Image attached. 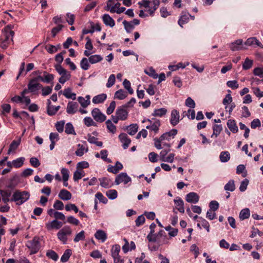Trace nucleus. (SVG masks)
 I'll list each match as a JSON object with an SVG mask.
<instances>
[{
    "label": "nucleus",
    "mask_w": 263,
    "mask_h": 263,
    "mask_svg": "<svg viewBox=\"0 0 263 263\" xmlns=\"http://www.w3.org/2000/svg\"><path fill=\"white\" fill-rule=\"evenodd\" d=\"M14 35L13 31L6 28L0 38V47L3 49L7 48L11 41H13Z\"/></svg>",
    "instance_id": "nucleus-1"
},
{
    "label": "nucleus",
    "mask_w": 263,
    "mask_h": 263,
    "mask_svg": "<svg viewBox=\"0 0 263 263\" xmlns=\"http://www.w3.org/2000/svg\"><path fill=\"white\" fill-rule=\"evenodd\" d=\"M177 134V130L176 129H173L168 132H166L162 134L159 138H155L154 144L155 146L158 149H161L162 148L161 143L164 140H168L169 141L172 136H174Z\"/></svg>",
    "instance_id": "nucleus-2"
},
{
    "label": "nucleus",
    "mask_w": 263,
    "mask_h": 263,
    "mask_svg": "<svg viewBox=\"0 0 263 263\" xmlns=\"http://www.w3.org/2000/svg\"><path fill=\"white\" fill-rule=\"evenodd\" d=\"M30 197L29 192L27 191H16L13 195L11 201L16 202V204L20 205L27 201Z\"/></svg>",
    "instance_id": "nucleus-3"
},
{
    "label": "nucleus",
    "mask_w": 263,
    "mask_h": 263,
    "mask_svg": "<svg viewBox=\"0 0 263 263\" xmlns=\"http://www.w3.org/2000/svg\"><path fill=\"white\" fill-rule=\"evenodd\" d=\"M55 69L58 73L61 75L59 82L61 84H64L70 78V73L62 67L60 64H56L54 66Z\"/></svg>",
    "instance_id": "nucleus-4"
},
{
    "label": "nucleus",
    "mask_w": 263,
    "mask_h": 263,
    "mask_svg": "<svg viewBox=\"0 0 263 263\" xmlns=\"http://www.w3.org/2000/svg\"><path fill=\"white\" fill-rule=\"evenodd\" d=\"M26 246L30 250V254L36 253L40 249V243L39 238L34 237L32 240L28 241L26 242Z\"/></svg>",
    "instance_id": "nucleus-5"
},
{
    "label": "nucleus",
    "mask_w": 263,
    "mask_h": 263,
    "mask_svg": "<svg viewBox=\"0 0 263 263\" xmlns=\"http://www.w3.org/2000/svg\"><path fill=\"white\" fill-rule=\"evenodd\" d=\"M42 88V85L40 82H36V80L30 79L27 85V88L29 92L35 93L39 90Z\"/></svg>",
    "instance_id": "nucleus-6"
},
{
    "label": "nucleus",
    "mask_w": 263,
    "mask_h": 263,
    "mask_svg": "<svg viewBox=\"0 0 263 263\" xmlns=\"http://www.w3.org/2000/svg\"><path fill=\"white\" fill-rule=\"evenodd\" d=\"M147 121L150 123V124L146 126V128L151 131H153L155 134L158 133L161 125L160 121L155 118L147 119Z\"/></svg>",
    "instance_id": "nucleus-7"
},
{
    "label": "nucleus",
    "mask_w": 263,
    "mask_h": 263,
    "mask_svg": "<svg viewBox=\"0 0 263 263\" xmlns=\"http://www.w3.org/2000/svg\"><path fill=\"white\" fill-rule=\"evenodd\" d=\"M116 115L119 117L120 120L124 121L127 119L128 110L125 106L122 105L117 108L116 111Z\"/></svg>",
    "instance_id": "nucleus-8"
},
{
    "label": "nucleus",
    "mask_w": 263,
    "mask_h": 263,
    "mask_svg": "<svg viewBox=\"0 0 263 263\" xmlns=\"http://www.w3.org/2000/svg\"><path fill=\"white\" fill-rule=\"evenodd\" d=\"M91 115L93 119L98 122L102 123L104 122L106 118V116L101 112L100 109L97 108L92 109Z\"/></svg>",
    "instance_id": "nucleus-9"
},
{
    "label": "nucleus",
    "mask_w": 263,
    "mask_h": 263,
    "mask_svg": "<svg viewBox=\"0 0 263 263\" xmlns=\"http://www.w3.org/2000/svg\"><path fill=\"white\" fill-rule=\"evenodd\" d=\"M130 181L131 178L127 175V173H121L116 176L115 183L116 184L118 185L122 182L127 184Z\"/></svg>",
    "instance_id": "nucleus-10"
},
{
    "label": "nucleus",
    "mask_w": 263,
    "mask_h": 263,
    "mask_svg": "<svg viewBox=\"0 0 263 263\" xmlns=\"http://www.w3.org/2000/svg\"><path fill=\"white\" fill-rule=\"evenodd\" d=\"M243 41L242 39H238L231 43L229 45L230 48L233 51L239 50L246 49L247 48L242 45Z\"/></svg>",
    "instance_id": "nucleus-11"
},
{
    "label": "nucleus",
    "mask_w": 263,
    "mask_h": 263,
    "mask_svg": "<svg viewBox=\"0 0 263 263\" xmlns=\"http://www.w3.org/2000/svg\"><path fill=\"white\" fill-rule=\"evenodd\" d=\"M119 138L120 141L123 143V148L124 149H127L131 142V140L128 138L127 135L125 133H121L119 136Z\"/></svg>",
    "instance_id": "nucleus-12"
},
{
    "label": "nucleus",
    "mask_w": 263,
    "mask_h": 263,
    "mask_svg": "<svg viewBox=\"0 0 263 263\" xmlns=\"http://www.w3.org/2000/svg\"><path fill=\"white\" fill-rule=\"evenodd\" d=\"M185 200L189 203H196L199 201V196L195 192H190L186 195Z\"/></svg>",
    "instance_id": "nucleus-13"
},
{
    "label": "nucleus",
    "mask_w": 263,
    "mask_h": 263,
    "mask_svg": "<svg viewBox=\"0 0 263 263\" xmlns=\"http://www.w3.org/2000/svg\"><path fill=\"white\" fill-rule=\"evenodd\" d=\"M62 226L63 223L56 219L46 224V227L48 230H51L53 229H59L62 227Z\"/></svg>",
    "instance_id": "nucleus-14"
},
{
    "label": "nucleus",
    "mask_w": 263,
    "mask_h": 263,
    "mask_svg": "<svg viewBox=\"0 0 263 263\" xmlns=\"http://www.w3.org/2000/svg\"><path fill=\"white\" fill-rule=\"evenodd\" d=\"M123 167V166L122 163L119 161H117L115 165H108L107 171L109 172L116 174L119 172V171L121 170Z\"/></svg>",
    "instance_id": "nucleus-15"
},
{
    "label": "nucleus",
    "mask_w": 263,
    "mask_h": 263,
    "mask_svg": "<svg viewBox=\"0 0 263 263\" xmlns=\"http://www.w3.org/2000/svg\"><path fill=\"white\" fill-rule=\"evenodd\" d=\"M78 104L76 102H69L67 106L66 112L68 114H75L78 110Z\"/></svg>",
    "instance_id": "nucleus-16"
},
{
    "label": "nucleus",
    "mask_w": 263,
    "mask_h": 263,
    "mask_svg": "<svg viewBox=\"0 0 263 263\" xmlns=\"http://www.w3.org/2000/svg\"><path fill=\"white\" fill-rule=\"evenodd\" d=\"M245 45L250 46H253L256 45V46L260 47L261 48H263V45H262L261 42H259V41L255 37H251L248 39L247 41L245 42Z\"/></svg>",
    "instance_id": "nucleus-17"
},
{
    "label": "nucleus",
    "mask_w": 263,
    "mask_h": 263,
    "mask_svg": "<svg viewBox=\"0 0 263 263\" xmlns=\"http://www.w3.org/2000/svg\"><path fill=\"white\" fill-rule=\"evenodd\" d=\"M179 112L176 109H173L171 112V124L173 126L176 125L179 123Z\"/></svg>",
    "instance_id": "nucleus-18"
},
{
    "label": "nucleus",
    "mask_w": 263,
    "mask_h": 263,
    "mask_svg": "<svg viewBox=\"0 0 263 263\" xmlns=\"http://www.w3.org/2000/svg\"><path fill=\"white\" fill-rule=\"evenodd\" d=\"M191 15L186 12H182L181 15L178 20V24L183 27V25L187 23L189 21V17Z\"/></svg>",
    "instance_id": "nucleus-19"
},
{
    "label": "nucleus",
    "mask_w": 263,
    "mask_h": 263,
    "mask_svg": "<svg viewBox=\"0 0 263 263\" xmlns=\"http://www.w3.org/2000/svg\"><path fill=\"white\" fill-rule=\"evenodd\" d=\"M102 20L105 25L110 27H113L115 25V21L108 14H105L102 16Z\"/></svg>",
    "instance_id": "nucleus-20"
},
{
    "label": "nucleus",
    "mask_w": 263,
    "mask_h": 263,
    "mask_svg": "<svg viewBox=\"0 0 263 263\" xmlns=\"http://www.w3.org/2000/svg\"><path fill=\"white\" fill-rule=\"evenodd\" d=\"M100 182V185L104 188L108 189L113 185L111 180L107 177H103L99 179Z\"/></svg>",
    "instance_id": "nucleus-21"
},
{
    "label": "nucleus",
    "mask_w": 263,
    "mask_h": 263,
    "mask_svg": "<svg viewBox=\"0 0 263 263\" xmlns=\"http://www.w3.org/2000/svg\"><path fill=\"white\" fill-rule=\"evenodd\" d=\"M174 201L178 211L181 213H183L184 212V202L182 199L180 197H177L174 199Z\"/></svg>",
    "instance_id": "nucleus-22"
},
{
    "label": "nucleus",
    "mask_w": 263,
    "mask_h": 263,
    "mask_svg": "<svg viewBox=\"0 0 263 263\" xmlns=\"http://www.w3.org/2000/svg\"><path fill=\"white\" fill-rule=\"evenodd\" d=\"M71 194L65 189L61 190L58 195V197L61 200H68L71 198Z\"/></svg>",
    "instance_id": "nucleus-23"
},
{
    "label": "nucleus",
    "mask_w": 263,
    "mask_h": 263,
    "mask_svg": "<svg viewBox=\"0 0 263 263\" xmlns=\"http://www.w3.org/2000/svg\"><path fill=\"white\" fill-rule=\"evenodd\" d=\"M51 102L50 100H48V106H47V114L49 116L54 115L60 108V106H54L51 105Z\"/></svg>",
    "instance_id": "nucleus-24"
},
{
    "label": "nucleus",
    "mask_w": 263,
    "mask_h": 263,
    "mask_svg": "<svg viewBox=\"0 0 263 263\" xmlns=\"http://www.w3.org/2000/svg\"><path fill=\"white\" fill-rule=\"evenodd\" d=\"M227 126L231 132L233 133H236L238 131V128L236 125V121L233 119L228 120Z\"/></svg>",
    "instance_id": "nucleus-25"
},
{
    "label": "nucleus",
    "mask_w": 263,
    "mask_h": 263,
    "mask_svg": "<svg viewBox=\"0 0 263 263\" xmlns=\"http://www.w3.org/2000/svg\"><path fill=\"white\" fill-rule=\"evenodd\" d=\"M19 183V178L16 175L12 177L9 181L8 184L7 185V187L9 189H14L15 187Z\"/></svg>",
    "instance_id": "nucleus-26"
},
{
    "label": "nucleus",
    "mask_w": 263,
    "mask_h": 263,
    "mask_svg": "<svg viewBox=\"0 0 263 263\" xmlns=\"http://www.w3.org/2000/svg\"><path fill=\"white\" fill-rule=\"evenodd\" d=\"M107 95L105 93H101L95 96L92 98V102L94 104L102 103L106 99Z\"/></svg>",
    "instance_id": "nucleus-27"
},
{
    "label": "nucleus",
    "mask_w": 263,
    "mask_h": 263,
    "mask_svg": "<svg viewBox=\"0 0 263 263\" xmlns=\"http://www.w3.org/2000/svg\"><path fill=\"white\" fill-rule=\"evenodd\" d=\"M95 238L100 240L101 242H104L107 239V236L105 232L103 230H98L95 234Z\"/></svg>",
    "instance_id": "nucleus-28"
},
{
    "label": "nucleus",
    "mask_w": 263,
    "mask_h": 263,
    "mask_svg": "<svg viewBox=\"0 0 263 263\" xmlns=\"http://www.w3.org/2000/svg\"><path fill=\"white\" fill-rule=\"evenodd\" d=\"M127 96V92L123 89H121L115 92L114 98L119 100H123L126 98Z\"/></svg>",
    "instance_id": "nucleus-29"
},
{
    "label": "nucleus",
    "mask_w": 263,
    "mask_h": 263,
    "mask_svg": "<svg viewBox=\"0 0 263 263\" xmlns=\"http://www.w3.org/2000/svg\"><path fill=\"white\" fill-rule=\"evenodd\" d=\"M63 95L68 99H71L73 100L76 99V94L72 92L70 88H67L64 90Z\"/></svg>",
    "instance_id": "nucleus-30"
},
{
    "label": "nucleus",
    "mask_w": 263,
    "mask_h": 263,
    "mask_svg": "<svg viewBox=\"0 0 263 263\" xmlns=\"http://www.w3.org/2000/svg\"><path fill=\"white\" fill-rule=\"evenodd\" d=\"M0 194L2 197V200L5 203H7L10 201L9 197H10L11 193L9 191L0 190Z\"/></svg>",
    "instance_id": "nucleus-31"
},
{
    "label": "nucleus",
    "mask_w": 263,
    "mask_h": 263,
    "mask_svg": "<svg viewBox=\"0 0 263 263\" xmlns=\"http://www.w3.org/2000/svg\"><path fill=\"white\" fill-rule=\"evenodd\" d=\"M102 60L103 58L99 54H94L90 55L88 58L89 63L92 64H94L98 62H99L101 61Z\"/></svg>",
    "instance_id": "nucleus-32"
},
{
    "label": "nucleus",
    "mask_w": 263,
    "mask_h": 263,
    "mask_svg": "<svg viewBox=\"0 0 263 263\" xmlns=\"http://www.w3.org/2000/svg\"><path fill=\"white\" fill-rule=\"evenodd\" d=\"M105 124L106 125L107 129L108 130L109 132L115 134L117 131L116 126L111 122L110 120H107L105 122Z\"/></svg>",
    "instance_id": "nucleus-33"
},
{
    "label": "nucleus",
    "mask_w": 263,
    "mask_h": 263,
    "mask_svg": "<svg viewBox=\"0 0 263 263\" xmlns=\"http://www.w3.org/2000/svg\"><path fill=\"white\" fill-rule=\"evenodd\" d=\"M20 144V140L18 141L14 140L10 145L8 151V154L10 155L12 152H15Z\"/></svg>",
    "instance_id": "nucleus-34"
},
{
    "label": "nucleus",
    "mask_w": 263,
    "mask_h": 263,
    "mask_svg": "<svg viewBox=\"0 0 263 263\" xmlns=\"http://www.w3.org/2000/svg\"><path fill=\"white\" fill-rule=\"evenodd\" d=\"M167 112V109L164 108L156 109L152 114V116L155 117H161L164 116Z\"/></svg>",
    "instance_id": "nucleus-35"
},
{
    "label": "nucleus",
    "mask_w": 263,
    "mask_h": 263,
    "mask_svg": "<svg viewBox=\"0 0 263 263\" xmlns=\"http://www.w3.org/2000/svg\"><path fill=\"white\" fill-rule=\"evenodd\" d=\"M212 129L213 132L212 135H211V137H213V136L217 137L221 132L222 127L221 125L214 124L213 126Z\"/></svg>",
    "instance_id": "nucleus-36"
},
{
    "label": "nucleus",
    "mask_w": 263,
    "mask_h": 263,
    "mask_svg": "<svg viewBox=\"0 0 263 263\" xmlns=\"http://www.w3.org/2000/svg\"><path fill=\"white\" fill-rule=\"evenodd\" d=\"M121 247L119 245H115L112 247L111 249V255L112 257H117L119 255Z\"/></svg>",
    "instance_id": "nucleus-37"
},
{
    "label": "nucleus",
    "mask_w": 263,
    "mask_h": 263,
    "mask_svg": "<svg viewBox=\"0 0 263 263\" xmlns=\"http://www.w3.org/2000/svg\"><path fill=\"white\" fill-rule=\"evenodd\" d=\"M250 213L248 208L242 209L239 213V218L241 220L247 219L250 217Z\"/></svg>",
    "instance_id": "nucleus-38"
},
{
    "label": "nucleus",
    "mask_w": 263,
    "mask_h": 263,
    "mask_svg": "<svg viewBox=\"0 0 263 263\" xmlns=\"http://www.w3.org/2000/svg\"><path fill=\"white\" fill-rule=\"evenodd\" d=\"M224 190L233 192L235 190V184L233 180H230L224 186Z\"/></svg>",
    "instance_id": "nucleus-39"
},
{
    "label": "nucleus",
    "mask_w": 263,
    "mask_h": 263,
    "mask_svg": "<svg viewBox=\"0 0 263 263\" xmlns=\"http://www.w3.org/2000/svg\"><path fill=\"white\" fill-rule=\"evenodd\" d=\"M24 161V157H20L15 160H14L12 161L13 166L15 168H19L23 165Z\"/></svg>",
    "instance_id": "nucleus-40"
},
{
    "label": "nucleus",
    "mask_w": 263,
    "mask_h": 263,
    "mask_svg": "<svg viewBox=\"0 0 263 263\" xmlns=\"http://www.w3.org/2000/svg\"><path fill=\"white\" fill-rule=\"evenodd\" d=\"M219 158L222 162H227L230 159V153L228 151L222 152L219 156Z\"/></svg>",
    "instance_id": "nucleus-41"
},
{
    "label": "nucleus",
    "mask_w": 263,
    "mask_h": 263,
    "mask_svg": "<svg viewBox=\"0 0 263 263\" xmlns=\"http://www.w3.org/2000/svg\"><path fill=\"white\" fill-rule=\"evenodd\" d=\"M123 24L124 26V28L127 33H130L135 28V26L133 25L131 22H127L124 21Z\"/></svg>",
    "instance_id": "nucleus-42"
},
{
    "label": "nucleus",
    "mask_w": 263,
    "mask_h": 263,
    "mask_svg": "<svg viewBox=\"0 0 263 263\" xmlns=\"http://www.w3.org/2000/svg\"><path fill=\"white\" fill-rule=\"evenodd\" d=\"M65 132L67 134L76 135L74 127L71 123H67L65 125Z\"/></svg>",
    "instance_id": "nucleus-43"
},
{
    "label": "nucleus",
    "mask_w": 263,
    "mask_h": 263,
    "mask_svg": "<svg viewBox=\"0 0 263 263\" xmlns=\"http://www.w3.org/2000/svg\"><path fill=\"white\" fill-rule=\"evenodd\" d=\"M89 62L86 58H83L80 62V66L84 70H87L90 67Z\"/></svg>",
    "instance_id": "nucleus-44"
},
{
    "label": "nucleus",
    "mask_w": 263,
    "mask_h": 263,
    "mask_svg": "<svg viewBox=\"0 0 263 263\" xmlns=\"http://www.w3.org/2000/svg\"><path fill=\"white\" fill-rule=\"evenodd\" d=\"M44 82L46 83H50L53 82L54 76L52 74L48 73L46 71L44 72Z\"/></svg>",
    "instance_id": "nucleus-45"
},
{
    "label": "nucleus",
    "mask_w": 263,
    "mask_h": 263,
    "mask_svg": "<svg viewBox=\"0 0 263 263\" xmlns=\"http://www.w3.org/2000/svg\"><path fill=\"white\" fill-rule=\"evenodd\" d=\"M71 255V251L70 249H67L65 251L64 254L61 258V261L63 262L67 261Z\"/></svg>",
    "instance_id": "nucleus-46"
},
{
    "label": "nucleus",
    "mask_w": 263,
    "mask_h": 263,
    "mask_svg": "<svg viewBox=\"0 0 263 263\" xmlns=\"http://www.w3.org/2000/svg\"><path fill=\"white\" fill-rule=\"evenodd\" d=\"M106 195L109 199L114 200L117 197L118 193L115 190H109L106 192Z\"/></svg>",
    "instance_id": "nucleus-47"
},
{
    "label": "nucleus",
    "mask_w": 263,
    "mask_h": 263,
    "mask_svg": "<svg viewBox=\"0 0 263 263\" xmlns=\"http://www.w3.org/2000/svg\"><path fill=\"white\" fill-rule=\"evenodd\" d=\"M138 131V125L136 124H130L127 127L128 133L130 135H134Z\"/></svg>",
    "instance_id": "nucleus-48"
},
{
    "label": "nucleus",
    "mask_w": 263,
    "mask_h": 263,
    "mask_svg": "<svg viewBox=\"0 0 263 263\" xmlns=\"http://www.w3.org/2000/svg\"><path fill=\"white\" fill-rule=\"evenodd\" d=\"M252 65L253 61L247 58L242 64V68L243 70H248L252 67Z\"/></svg>",
    "instance_id": "nucleus-49"
},
{
    "label": "nucleus",
    "mask_w": 263,
    "mask_h": 263,
    "mask_svg": "<svg viewBox=\"0 0 263 263\" xmlns=\"http://www.w3.org/2000/svg\"><path fill=\"white\" fill-rule=\"evenodd\" d=\"M78 101L83 108H86L90 103V100H86V99L82 97H79Z\"/></svg>",
    "instance_id": "nucleus-50"
},
{
    "label": "nucleus",
    "mask_w": 263,
    "mask_h": 263,
    "mask_svg": "<svg viewBox=\"0 0 263 263\" xmlns=\"http://www.w3.org/2000/svg\"><path fill=\"white\" fill-rule=\"evenodd\" d=\"M115 81H116V77H115V74H110L108 78L107 82L106 83V87L107 88L111 87L115 84Z\"/></svg>",
    "instance_id": "nucleus-51"
},
{
    "label": "nucleus",
    "mask_w": 263,
    "mask_h": 263,
    "mask_svg": "<svg viewBox=\"0 0 263 263\" xmlns=\"http://www.w3.org/2000/svg\"><path fill=\"white\" fill-rule=\"evenodd\" d=\"M46 255L47 257L53 259L54 261L57 260L59 257L58 254L53 250H49L46 253Z\"/></svg>",
    "instance_id": "nucleus-52"
},
{
    "label": "nucleus",
    "mask_w": 263,
    "mask_h": 263,
    "mask_svg": "<svg viewBox=\"0 0 263 263\" xmlns=\"http://www.w3.org/2000/svg\"><path fill=\"white\" fill-rule=\"evenodd\" d=\"M123 85L124 88L127 89L129 94L132 95L134 93L133 89L130 87V83L127 79H125L123 81Z\"/></svg>",
    "instance_id": "nucleus-53"
},
{
    "label": "nucleus",
    "mask_w": 263,
    "mask_h": 263,
    "mask_svg": "<svg viewBox=\"0 0 263 263\" xmlns=\"http://www.w3.org/2000/svg\"><path fill=\"white\" fill-rule=\"evenodd\" d=\"M85 238V232L84 231H81L80 232H79L76 235L73 240L74 242H77L79 241L80 240H84Z\"/></svg>",
    "instance_id": "nucleus-54"
},
{
    "label": "nucleus",
    "mask_w": 263,
    "mask_h": 263,
    "mask_svg": "<svg viewBox=\"0 0 263 263\" xmlns=\"http://www.w3.org/2000/svg\"><path fill=\"white\" fill-rule=\"evenodd\" d=\"M232 102V97L230 94H227L222 101V103L226 105L225 108L228 107V104L231 103Z\"/></svg>",
    "instance_id": "nucleus-55"
},
{
    "label": "nucleus",
    "mask_w": 263,
    "mask_h": 263,
    "mask_svg": "<svg viewBox=\"0 0 263 263\" xmlns=\"http://www.w3.org/2000/svg\"><path fill=\"white\" fill-rule=\"evenodd\" d=\"M65 210L67 211H70L71 210H73L76 213L79 212V209L78 207L74 204L72 203H69L65 206Z\"/></svg>",
    "instance_id": "nucleus-56"
},
{
    "label": "nucleus",
    "mask_w": 263,
    "mask_h": 263,
    "mask_svg": "<svg viewBox=\"0 0 263 263\" xmlns=\"http://www.w3.org/2000/svg\"><path fill=\"white\" fill-rule=\"evenodd\" d=\"M63 181H68L69 178V171L65 168H62L61 171Z\"/></svg>",
    "instance_id": "nucleus-57"
},
{
    "label": "nucleus",
    "mask_w": 263,
    "mask_h": 263,
    "mask_svg": "<svg viewBox=\"0 0 263 263\" xmlns=\"http://www.w3.org/2000/svg\"><path fill=\"white\" fill-rule=\"evenodd\" d=\"M115 108H116V102L114 101H112V102H111L109 106L107 107V108L106 109V114L107 115L111 114L114 112Z\"/></svg>",
    "instance_id": "nucleus-58"
},
{
    "label": "nucleus",
    "mask_w": 263,
    "mask_h": 263,
    "mask_svg": "<svg viewBox=\"0 0 263 263\" xmlns=\"http://www.w3.org/2000/svg\"><path fill=\"white\" fill-rule=\"evenodd\" d=\"M41 89L42 91V94L43 96H46L50 94L52 90V86L50 87L48 86L45 87H43L42 86V88H41Z\"/></svg>",
    "instance_id": "nucleus-59"
},
{
    "label": "nucleus",
    "mask_w": 263,
    "mask_h": 263,
    "mask_svg": "<svg viewBox=\"0 0 263 263\" xmlns=\"http://www.w3.org/2000/svg\"><path fill=\"white\" fill-rule=\"evenodd\" d=\"M59 47V45L58 46V47L52 45H49L48 46H46L45 47V49L49 53H53L58 51V48Z\"/></svg>",
    "instance_id": "nucleus-60"
},
{
    "label": "nucleus",
    "mask_w": 263,
    "mask_h": 263,
    "mask_svg": "<svg viewBox=\"0 0 263 263\" xmlns=\"http://www.w3.org/2000/svg\"><path fill=\"white\" fill-rule=\"evenodd\" d=\"M255 76H258L260 78H263V68L260 67L255 68L253 72Z\"/></svg>",
    "instance_id": "nucleus-61"
},
{
    "label": "nucleus",
    "mask_w": 263,
    "mask_h": 263,
    "mask_svg": "<svg viewBox=\"0 0 263 263\" xmlns=\"http://www.w3.org/2000/svg\"><path fill=\"white\" fill-rule=\"evenodd\" d=\"M30 164L34 167H37L41 165V163L39 159L36 157H32L30 159L29 161Z\"/></svg>",
    "instance_id": "nucleus-62"
},
{
    "label": "nucleus",
    "mask_w": 263,
    "mask_h": 263,
    "mask_svg": "<svg viewBox=\"0 0 263 263\" xmlns=\"http://www.w3.org/2000/svg\"><path fill=\"white\" fill-rule=\"evenodd\" d=\"M185 104L186 106L191 108H194L195 107V101L191 97H188L186 99Z\"/></svg>",
    "instance_id": "nucleus-63"
},
{
    "label": "nucleus",
    "mask_w": 263,
    "mask_h": 263,
    "mask_svg": "<svg viewBox=\"0 0 263 263\" xmlns=\"http://www.w3.org/2000/svg\"><path fill=\"white\" fill-rule=\"evenodd\" d=\"M67 222L75 226H78L80 223L78 219L72 216H69L67 218Z\"/></svg>",
    "instance_id": "nucleus-64"
}]
</instances>
